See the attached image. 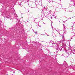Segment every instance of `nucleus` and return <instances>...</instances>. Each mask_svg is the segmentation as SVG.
<instances>
[{"instance_id":"nucleus-10","label":"nucleus","mask_w":75,"mask_h":75,"mask_svg":"<svg viewBox=\"0 0 75 75\" xmlns=\"http://www.w3.org/2000/svg\"><path fill=\"white\" fill-rule=\"evenodd\" d=\"M63 64L64 65H65L67 64V63L66 62L64 61L63 63Z\"/></svg>"},{"instance_id":"nucleus-4","label":"nucleus","mask_w":75,"mask_h":75,"mask_svg":"<svg viewBox=\"0 0 75 75\" xmlns=\"http://www.w3.org/2000/svg\"><path fill=\"white\" fill-rule=\"evenodd\" d=\"M44 15L45 17H47V18H49L48 17H50V18H52V17H51V16H50V15H49V13H48V12H47V13H45L44 14Z\"/></svg>"},{"instance_id":"nucleus-13","label":"nucleus","mask_w":75,"mask_h":75,"mask_svg":"<svg viewBox=\"0 0 75 75\" xmlns=\"http://www.w3.org/2000/svg\"><path fill=\"white\" fill-rule=\"evenodd\" d=\"M64 10L65 11H66V10H65V8L64 9Z\"/></svg>"},{"instance_id":"nucleus-31","label":"nucleus","mask_w":75,"mask_h":75,"mask_svg":"<svg viewBox=\"0 0 75 75\" xmlns=\"http://www.w3.org/2000/svg\"><path fill=\"white\" fill-rule=\"evenodd\" d=\"M35 20H34V21H35Z\"/></svg>"},{"instance_id":"nucleus-15","label":"nucleus","mask_w":75,"mask_h":75,"mask_svg":"<svg viewBox=\"0 0 75 75\" xmlns=\"http://www.w3.org/2000/svg\"><path fill=\"white\" fill-rule=\"evenodd\" d=\"M20 6L21 7H22V6H23V5H21V4L20 5Z\"/></svg>"},{"instance_id":"nucleus-32","label":"nucleus","mask_w":75,"mask_h":75,"mask_svg":"<svg viewBox=\"0 0 75 75\" xmlns=\"http://www.w3.org/2000/svg\"><path fill=\"white\" fill-rule=\"evenodd\" d=\"M47 35L48 36V35Z\"/></svg>"},{"instance_id":"nucleus-7","label":"nucleus","mask_w":75,"mask_h":75,"mask_svg":"<svg viewBox=\"0 0 75 75\" xmlns=\"http://www.w3.org/2000/svg\"><path fill=\"white\" fill-rule=\"evenodd\" d=\"M71 53H73V54H75V50L73 49L71 50Z\"/></svg>"},{"instance_id":"nucleus-20","label":"nucleus","mask_w":75,"mask_h":75,"mask_svg":"<svg viewBox=\"0 0 75 75\" xmlns=\"http://www.w3.org/2000/svg\"><path fill=\"white\" fill-rule=\"evenodd\" d=\"M59 34H60V33H59Z\"/></svg>"},{"instance_id":"nucleus-29","label":"nucleus","mask_w":75,"mask_h":75,"mask_svg":"<svg viewBox=\"0 0 75 75\" xmlns=\"http://www.w3.org/2000/svg\"><path fill=\"white\" fill-rule=\"evenodd\" d=\"M72 30L73 29V28H72Z\"/></svg>"},{"instance_id":"nucleus-6","label":"nucleus","mask_w":75,"mask_h":75,"mask_svg":"<svg viewBox=\"0 0 75 75\" xmlns=\"http://www.w3.org/2000/svg\"><path fill=\"white\" fill-rule=\"evenodd\" d=\"M63 31L64 34H67V31H66V28H65L64 26V28L63 29Z\"/></svg>"},{"instance_id":"nucleus-33","label":"nucleus","mask_w":75,"mask_h":75,"mask_svg":"<svg viewBox=\"0 0 75 75\" xmlns=\"http://www.w3.org/2000/svg\"><path fill=\"white\" fill-rule=\"evenodd\" d=\"M44 24H45L44 23Z\"/></svg>"},{"instance_id":"nucleus-25","label":"nucleus","mask_w":75,"mask_h":75,"mask_svg":"<svg viewBox=\"0 0 75 75\" xmlns=\"http://www.w3.org/2000/svg\"><path fill=\"white\" fill-rule=\"evenodd\" d=\"M75 23V22H74V23Z\"/></svg>"},{"instance_id":"nucleus-2","label":"nucleus","mask_w":75,"mask_h":75,"mask_svg":"<svg viewBox=\"0 0 75 75\" xmlns=\"http://www.w3.org/2000/svg\"><path fill=\"white\" fill-rule=\"evenodd\" d=\"M65 47H66V43H63L62 44V46H61L59 50H60L61 51H65Z\"/></svg>"},{"instance_id":"nucleus-9","label":"nucleus","mask_w":75,"mask_h":75,"mask_svg":"<svg viewBox=\"0 0 75 75\" xmlns=\"http://www.w3.org/2000/svg\"><path fill=\"white\" fill-rule=\"evenodd\" d=\"M60 43H62V44L63 43H64V42H63V40H61L60 41Z\"/></svg>"},{"instance_id":"nucleus-26","label":"nucleus","mask_w":75,"mask_h":75,"mask_svg":"<svg viewBox=\"0 0 75 75\" xmlns=\"http://www.w3.org/2000/svg\"><path fill=\"white\" fill-rule=\"evenodd\" d=\"M50 2H51V1H50L49 2L50 3Z\"/></svg>"},{"instance_id":"nucleus-22","label":"nucleus","mask_w":75,"mask_h":75,"mask_svg":"<svg viewBox=\"0 0 75 75\" xmlns=\"http://www.w3.org/2000/svg\"><path fill=\"white\" fill-rule=\"evenodd\" d=\"M32 30H33V31H34V30H33V29Z\"/></svg>"},{"instance_id":"nucleus-5","label":"nucleus","mask_w":75,"mask_h":75,"mask_svg":"<svg viewBox=\"0 0 75 75\" xmlns=\"http://www.w3.org/2000/svg\"><path fill=\"white\" fill-rule=\"evenodd\" d=\"M12 14L13 16H14L15 17H17V14L16 13V12H14Z\"/></svg>"},{"instance_id":"nucleus-27","label":"nucleus","mask_w":75,"mask_h":75,"mask_svg":"<svg viewBox=\"0 0 75 75\" xmlns=\"http://www.w3.org/2000/svg\"><path fill=\"white\" fill-rule=\"evenodd\" d=\"M56 53H57V52H56Z\"/></svg>"},{"instance_id":"nucleus-19","label":"nucleus","mask_w":75,"mask_h":75,"mask_svg":"<svg viewBox=\"0 0 75 75\" xmlns=\"http://www.w3.org/2000/svg\"><path fill=\"white\" fill-rule=\"evenodd\" d=\"M74 24H73V26H74Z\"/></svg>"},{"instance_id":"nucleus-21","label":"nucleus","mask_w":75,"mask_h":75,"mask_svg":"<svg viewBox=\"0 0 75 75\" xmlns=\"http://www.w3.org/2000/svg\"><path fill=\"white\" fill-rule=\"evenodd\" d=\"M39 27H41V26H39Z\"/></svg>"},{"instance_id":"nucleus-3","label":"nucleus","mask_w":75,"mask_h":75,"mask_svg":"<svg viewBox=\"0 0 75 75\" xmlns=\"http://www.w3.org/2000/svg\"><path fill=\"white\" fill-rule=\"evenodd\" d=\"M66 53L67 55H68V56L67 57L69 56V55H71V54H72V50L71 49H69Z\"/></svg>"},{"instance_id":"nucleus-14","label":"nucleus","mask_w":75,"mask_h":75,"mask_svg":"<svg viewBox=\"0 0 75 75\" xmlns=\"http://www.w3.org/2000/svg\"><path fill=\"white\" fill-rule=\"evenodd\" d=\"M28 12H29V9H28Z\"/></svg>"},{"instance_id":"nucleus-8","label":"nucleus","mask_w":75,"mask_h":75,"mask_svg":"<svg viewBox=\"0 0 75 75\" xmlns=\"http://www.w3.org/2000/svg\"><path fill=\"white\" fill-rule=\"evenodd\" d=\"M10 18V14L7 15L6 17H5V18Z\"/></svg>"},{"instance_id":"nucleus-17","label":"nucleus","mask_w":75,"mask_h":75,"mask_svg":"<svg viewBox=\"0 0 75 75\" xmlns=\"http://www.w3.org/2000/svg\"><path fill=\"white\" fill-rule=\"evenodd\" d=\"M59 23H61V22H60V21H59Z\"/></svg>"},{"instance_id":"nucleus-23","label":"nucleus","mask_w":75,"mask_h":75,"mask_svg":"<svg viewBox=\"0 0 75 75\" xmlns=\"http://www.w3.org/2000/svg\"><path fill=\"white\" fill-rule=\"evenodd\" d=\"M73 27L72 26H71V27Z\"/></svg>"},{"instance_id":"nucleus-18","label":"nucleus","mask_w":75,"mask_h":75,"mask_svg":"<svg viewBox=\"0 0 75 75\" xmlns=\"http://www.w3.org/2000/svg\"><path fill=\"white\" fill-rule=\"evenodd\" d=\"M63 38H64V37H62Z\"/></svg>"},{"instance_id":"nucleus-12","label":"nucleus","mask_w":75,"mask_h":75,"mask_svg":"<svg viewBox=\"0 0 75 75\" xmlns=\"http://www.w3.org/2000/svg\"><path fill=\"white\" fill-rule=\"evenodd\" d=\"M35 33L36 34H37V32H35Z\"/></svg>"},{"instance_id":"nucleus-1","label":"nucleus","mask_w":75,"mask_h":75,"mask_svg":"<svg viewBox=\"0 0 75 75\" xmlns=\"http://www.w3.org/2000/svg\"><path fill=\"white\" fill-rule=\"evenodd\" d=\"M49 45L50 47H52V45H53L56 50L57 51H58L59 50V46L58 45V44L56 43H54V42L53 41H51L49 42Z\"/></svg>"},{"instance_id":"nucleus-11","label":"nucleus","mask_w":75,"mask_h":75,"mask_svg":"<svg viewBox=\"0 0 75 75\" xmlns=\"http://www.w3.org/2000/svg\"><path fill=\"white\" fill-rule=\"evenodd\" d=\"M53 36L54 37H57V36H56V35H55V34H53Z\"/></svg>"},{"instance_id":"nucleus-30","label":"nucleus","mask_w":75,"mask_h":75,"mask_svg":"<svg viewBox=\"0 0 75 75\" xmlns=\"http://www.w3.org/2000/svg\"><path fill=\"white\" fill-rule=\"evenodd\" d=\"M56 31H57V30H56Z\"/></svg>"},{"instance_id":"nucleus-16","label":"nucleus","mask_w":75,"mask_h":75,"mask_svg":"<svg viewBox=\"0 0 75 75\" xmlns=\"http://www.w3.org/2000/svg\"><path fill=\"white\" fill-rule=\"evenodd\" d=\"M13 11H15V10H14V8H13Z\"/></svg>"},{"instance_id":"nucleus-28","label":"nucleus","mask_w":75,"mask_h":75,"mask_svg":"<svg viewBox=\"0 0 75 75\" xmlns=\"http://www.w3.org/2000/svg\"><path fill=\"white\" fill-rule=\"evenodd\" d=\"M63 26H64V25H63Z\"/></svg>"},{"instance_id":"nucleus-34","label":"nucleus","mask_w":75,"mask_h":75,"mask_svg":"<svg viewBox=\"0 0 75 75\" xmlns=\"http://www.w3.org/2000/svg\"><path fill=\"white\" fill-rule=\"evenodd\" d=\"M74 67H75V66H74Z\"/></svg>"},{"instance_id":"nucleus-24","label":"nucleus","mask_w":75,"mask_h":75,"mask_svg":"<svg viewBox=\"0 0 75 75\" xmlns=\"http://www.w3.org/2000/svg\"><path fill=\"white\" fill-rule=\"evenodd\" d=\"M50 45H51V44H50Z\"/></svg>"}]
</instances>
